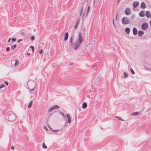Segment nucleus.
<instances>
[{
  "instance_id": "1",
  "label": "nucleus",
  "mask_w": 151,
  "mask_h": 151,
  "mask_svg": "<svg viewBox=\"0 0 151 151\" xmlns=\"http://www.w3.org/2000/svg\"><path fill=\"white\" fill-rule=\"evenodd\" d=\"M83 40L81 33L80 32L78 35V41H76L75 43V46L74 47L75 50H76L78 49L81 42L83 41Z\"/></svg>"
},
{
  "instance_id": "2",
  "label": "nucleus",
  "mask_w": 151,
  "mask_h": 151,
  "mask_svg": "<svg viewBox=\"0 0 151 151\" xmlns=\"http://www.w3.org/2000/svg\"><path fill=\"white\" fill-rule=\"evenodd\" d=\"M5 119L10 122L14 121L16 119L15 114L11 112H8L5 116Z\"/></svg>"
},
{
  "instance_id": "3",
  "label": "nucleus",
  "mask_w": 151,
  "mask_h": 151,
  "mask_svg": "<svg viewBox=\"0 0 151 151\" xmlns=\"http://www.w3.org/2000/svg\"><path fill=\"white\" fill-rule=\"evenodd\" d=\"M36 83L33 81H30L28 82V86L30 91H33L35 88Z\"/></svg>"
},
{
  "instance_id": "4",
  "label": "nucleus",
  "mask_w": 151,
  "mask_h": 151,
  "mask_svg": "<svg viewBox=\"0 0 151 151\" xmlns=\"http://www.w3.org/2000/svg\"><path fill=\"white\" fill-rule=\"evenodd\" d=\"M122 22L123 24H128L130 23L129 19L127 17H124L122 19Z\"/></svg>"
},
{
  "instance_id": "5",
  "label": "nucleus",
  "mask_w": 151,
  "mask_h": 151,
  "mask_svg": "<svg viewBox=\"0 0 151 151\" xmlns=\"http://www.w3.org/2000/svg\"><path fill=\"white\" fill-rule=\"evenodd\" d=\"M148 24L147 23L144 22L142 24L141 28L142 30H145L148 28Z\"/></svg>"
},
{
  "instance_id": "6",
  "label": "nucleus",
  "mask_w": 151,
  "mask_h": 151,
  "mask_svg": "<svg viewBox=\"0 0 151 151\" xmlns=\"http://www.w3.org/2000/svg\"><path fill=\"white\" fill-rule=\"evenodd\" d=\"M60 108L59 106L58 105H55L51 107L50 109H49L48 112L49 113L51 111H52L54 109H57Z\"/></svg>"
},
{
  "instance_id": "7",
  "label": "nucleus",
  "mask_w": 151,
  "mask_h": 151,
  "mask_svg": "<svg viewBox=\"0 0 151 151\" xmlns=\"http://www.w3.org/2000/svg\"><path fill=\"white\" fill-rule=\"evenodd\" d=\"M125 13L127 15H129L131 13L130 9L129 8L127 7L125 9Z\"/></svg>"
},
{
  "instance_id": "8",
  "label": "nucleus",
  "mask_w": 151,
  "mask_h": 151,
  "mask_svg": "<svg viewBox=\"0 0 151 151\" xmlns=\"http://www.w3.org/2000/svg\"><path fill=\"white\" fill-rule=\"evenodd\" d=\"M73 37L72 36H71V37H70V40H69V42L70 43V44L69 45V46H74V47H75V43H73V42H72V41H73Z\"/></svg>"
},
{
  "instance_id": "9",
  "label": "nucleus",
  "mask_w": 151,
  "mask_h": 151,
  "mask_svg": "<svg viewBox=\"0 0 151 151\" xmlns=\"http://www.w3.org/2000/svg\"><path fill=\"white\" fill-rule=\"evenodd\" d=\"M139 3L137 1H135L133 3V6L134 8H136L138 6Z\"/></svg>"
},
{
  "instance_id": "10",
  "label": "nucleus",
  "mask_w": 151,
  "mask_h": 151,
  "mask_svg": "<svg viewBox=\"0 0 151 151\" xmlns=\"http://www.w3.org/2000/svg\"><path fill=\"white\" fill-rule=\"evenodd\" d=\"M132 30L133 35H136L138 32L137 29L135 27H134Z\"/></svg>"
},
{
  "instance_id": "11",
  "label": "nucleus",
  "mask_w": 151,
  "mask_h": 151,
  "mask_svg": "<svg viewBox=\"0 0 151 151\" xmlns=\"http://www.w3.org/2000/svg\"><path fill=\"white\" fill-rule=\"evenodd\" d=\"M145 15L147 18H149L151 16L150 12L149 11H147L146 12Z\"/></svg>"
},
{
  "instance_id": "12",
  "label": "nucleus",
  "mask_w": 151,
  "mask_h": 151,
  "mask_svg": "<svg viewBox=\"0 0 151 151\" xmlns=\"http://www.w3.org/2000/svg\"><path fill=\"white\" fill-rule=\"evenodd\" d=\"M68 32H66L65 33L64 35V40L65 41H66L68 39Z\"/></svg>"
},
{
  "instance_id": "13",
  "label": "nucleus",
  "mask_w": 151,
  "mask_h": 151,
  "mask_svg": "<svg viewBox=\"0 0 151 151\" xmlns=\"http://www.w3.org/2000/svg\"><path fill=\"white\" fill-rule=\"evenodd\" d=\"M66 116L68 118V120H67V121L68 123H70L71 122V119L70 115L68 114H67Z\"/></svg>"
},
{
  "instance_id": "14",
  "label": "nucleus",
  "mask_w": 151,
  "mask_h": 151,
  "mask_svg": "<svg viewBox=\"0 0 151 151\" xmlns=\"http://www.w3.org/2000/svg\"><path fill=\"white\" fill-rule=\"evenodd\" d=\"M140 7L142 9H144L146 7L145 4L144 2H142L141 3Z\"/></svg>"
},
{
  "instance_id": "15",
  "label": "nucleus",
  "mask_w": 151,
  "mask_h": 151,
  "mask_svg": "<svg viewBox=\"0 0 151 151\" xmlns=\"http://www.w3.org/2000/svg\"><path fill=\"white\" fill-rule=\"evenodd\" d=\"M144 34V32L141 30H139V31L138 32V35L139 37H142V35Z\"/></svg>"
},
{
  "instance_id": "16",
  "label": "nucleus",
  "mask_w": 151,
  "mask_h": 151,
  "mask_svg": "<svg viewBox=\"0 0 151 151\" xmlns=\"http://www.w3.org/2000/svg\"><path fill=\"white\" fill-rule=\"evenodd\" d=\"M83 7H82L80 12V16H82V17H83V16L84 15V14L83 13Z\"/></svg>"
},
{
  "instance_id": "17",
  "label": "nucleus",
  "mask_w": 151,
  "mask_h": 151,
  "mask_svg": "<svg viewBox=\"0 0 151 151\" xmlns=\"http://www.w3.org/2000/svg\"><path fill=\"white\" fill-rule=\"evenodd\" d=\"M145 12L144 11H141L139 13V15L140 17H143L144 16Z\"/></svg>"
},
{
  "instance_id": "18",
  "label": "nucleus",
  "mask_w": 151,
  "mask_h": 151,
  "mask_svg": "<svg viewBox=\"0 0 151 151\" xmlns=\"http://www.w3.org/2000/svg\"><path fill=\"white\" fill-rule=\"evenodd\" d=\"M130 29L129 28H126L125 29V32L127 34H129L130 32Z\"/></svg>"
},
{
  "instance_id": "19",
  "label": "nucleus",
  "mask_w": 151,
  "mask_h": 151,
  "mask_svg": "<svg viewBox=\"0 0 151 151\" xmlns=\"http://www.w3.org/2000/svg\"><path fill=\"white\" fill-rule=\"evenodd\" d=\"M79 22H80V21H79V19L77 20V21L76 22V25L74 27L75 28V29H76L77 28L78 25L79 23Z\"/></svg>"
},
{
  "instance_id": "20",
  "label": "nucleus",
  "mask_w": 151,
  "mask_h": 151,
  "mask_svg": "<svg viewBox=\"0 0 151 151\" xmlns=\"http://www.w3.org/2000/svg\"><path fill=\"white\" fill-rule=\"evenodd\" d=\"M87 107V104L86 103L84 102L83 103L82 107L83 108L85 109H86Z\"/></svg>"
},
{
  "instance_id": "21",
  "label": "nucleus",
  "mask_w": 151,
  "mask_h": 151,
  "mask_svg": "<svg viewBox=\"0 0 151 151\" xmlns=\"http://www.w3.org/2000/svg\"><path fill=\"white\" fill-rule=\"evenodd\" d=\"M33 103V101H31L29 103V104L28 106V109L30 108L32 106V105Z\"/></svg>"
},
{
  "instance_id": "22",
  "label": "nucleus",
  "mask_w": 151,
  "mask_h": 151,
  "mask_svg": "<svg viewBox=\"0 0 151 151\" xmlns=\"http://www.w3.org/2000/svg\"><path fill=\"white\" fill-rule=\"evenodd\" d=\"M139 113H140L139 112H134L132 114V115H134V116H136V115H138L139 114Z\"/></svg>"
},
{
  "instance_id": "23",
  "label": "nucleus",
  "mask_w": 151,
  "mask_h": 151,
  "mask_svg": "<svg viewBox=\"0 0 151 151\" xmlns=\"http://www.w3.org/2000/svg\"><path fill=\"white\" fill-rule=\"evenodd\" d=\"M19 63V61L17 60H15V63L14 64V66H17Z\"/></svg>"
},
{
  "instance_id": "24",
  "label": "nucleus",
  "mask_w": 151,
  "mask_h": 151,
  "mask_svg": "<svg viewBox=\"0 0 151 151\" xmlns=\"http://www.w3.org/2000/svg\"><path fill=\"white\" fill-rule=\"evenodd\" d=\"M124 78L128 76V74L126 72L124 73Z\"/></svg>"
},
{
  "instance_id": "25",
  "label": "nucleus",
  "mask_w": 151,
  "mask_h": 151,
  "mask_svg": "<svg viewBox=\"0 0 151 151\" xmlns=\"http://www.w3.org/2000/svg\"><path fill=\"white\" fill-rule=\"evenodd\" d=\"M115 117L116 118L120 120H121L122 121H124V120L121 117H119L118 116H116Z\"/></svg>"
},
{
  "instance_id": "26",
  "label": "nucleus",
  "mask_w": 151,
  "mask_h": 151,
  "mask_svg": "<svg viewBox=\"0 0 151 151\" xmlns=\"http://www.w3.org/2000/svg\"><path fill=\"white\" fill-rule=\"evenodd\" d=\"M42 146H43V147L44 148L46 149V148H47V146L44 143H43Z\"/></svg>"
},
{
  "instance_id": "27",
  "label": "nucleus",
  "mask_w": 151,
  "mask_h": 151,
  "mask_svg": "<svg viewBox=\"0 0 151 151\" xmlns=\"http://www.w3.org/2000/svg\"><path fill=\"white\" fill-rule=\"evenodd\" d=\"M17 45H14L13 46H11V49H13V50L16 47Z\"/></svg>"
},
{
  "instance_id": "28",
  "label": "nucleus",
  "mask_w": 151,
  "mask_h": 151,
  "mask_svg": "<svg viewBox=\"0 0 151 151\" xmlns=\"http://www.w3.org/2000/svg\"><path fill=\"white\" fill-rule=\"evenodd\" d=\"M30 47L32 49V52H33L34 50L35 49L34 47L33 46L31 45L30 46Z\"/></svg>"
},
{
  "instance_id": "29",
  "label": "nucleus",
  "mask_w": 151,
  "mask_h": 151,
  "mask_svg": "<svg viewBox=\"0 0 151 151\" xmlns=\"http://www.w3.org/2000/svg\"><path fill=\"white\" fill-rule=\"evenodd\" d=\"M130 70L131 72L132 73V74L134 75L135 74V72H134V70H133L132 69H130Z\"/></svg>"
},
{
  "instance_id": "30",
  "label": "nucleus",
  "mask_w": 151,
  "mask_h": 151,
  "mask_svg": "<svg viewBox=\"0 0 151 151\" xmlns=\"http://www.w3.org/2000/svg\"><path fill=\"white\" fill-rule=\"evenodd\" d=\"M35 37L34 36H32L31 37V39L32 41H33L35 40Z\"/></svg>"
},
{
  "instance_id": "31",
  "label": "nucleus",
  "mask_w": 151,
  "mask_h": 151,
  "mask_svg": "<svg viewBox=\"0 0 151 151\" xmlns=\"http://www.w3.org/2000/svg\"><path fill=\"white\" fill-rule=\"evenodd\" d=\"M5 87V85L4 84H2L1 86H0V88H4Z\"/></svg>"
},
{
  "instance_id": "32",
  "label": "nucleus",
  "mask_w": 151,
  "mask_h": 151,
  "mask_svg": "<svg viewBox=\"0 0 151 151\" xmlns=\"http://www.w3.org/2000/svg\"><path fill=\"white\" fill-rule=\"evenodd\" d=\"M60 114H61V115H62L63 116L65 117V116L63 112H60Z\"/></svg>"
},
{
  "instance_id": "33",
  "label": "nucleus",
  "mask_w": 151,
  "mask_h": 151,
  "mask_svg": "<svg viewBox=\"0 0 151 151\" xmlns=\"http://www.w3.org/2000/svg\"><path fill=\"white\" fill-rule=\"evenodd\" d=\"M90 9V7L89 6H88V8H87V14H88V12L89 10Z\"/></svg>"
},
{
  "instance_id": "34",
  "label": "nucleus",
  "mask_w": 151,
  "mask_h": 151,
  "mask_svg": "<svg viewBox=\"0 0 151 151\" xmlns=\"http://www.w3.org/2000/svg\"><path fill=\"white\" fill-rule=\"evenodd\" d=\"M4 83L7 86H8L9 84V83L8 82L5 81L4 82Z\"/></svg>"
},
{
  "instance_id": "35",
  "label": "nucleus",
  "mask_w": 151,
  "mask_h": 151,
  "mask_svg": "<svg viewBox=\"0 0 151 151\" xmlns=\"http://www.w3.org/2000/svg\"><path fill=\"white\" fill-rule=\"evenodd\" d=\"M59 131V130H52V131L55 132H58V131Z\"/></svg>"
},
{
  "instance_id": "36",
  "label": "nucleus",
  "mask_w": 151,
  "mask_h": 151,
  "mask_svg": "<svg viewBox=\"0 0 151 151\" xmlns=\"http://www.w3.org/2000/svg\"><path fill=\"white\" fill-rule=\"evenodd\" d=\"M16 40V39L15 38H13L12 39V42H15Z\"/></svg>"
},
{
  "instance_id": "37",
  "label": "nucleus",
  "mask_w": 151,
  "mask_h": 151,
  "mask_svg": "<svg viewBox=\"0 0 151 151\" xmlns=\"http://www.w3.org/2000/svg\"><path fill=\"white\" fill-rule=\"evenodd\" d=\"M15 148V147L14 146H12L11 147V149L12 150H14Z\"/></svg>"
},
{
  "instance_id": "38",
  "label": "nucleus",
  "mask_w": 151,
  "mask_h": 151,
  "mask_svg": "<svg viewBox=\"0 0 151 151\" xmlns=\"http://www.w3.org/2000/svg\"><path fill=\"white\" fill-rule=\"evenodd\" d=\"M22 39H19L18 40V43H19L20 41H22Z\"/></svg>"
},
{
  "instance_id": "39",
  "label": "nucleus",
  "mask_w": 151,
  "mask_h": 151,
  "mask_svg": "<svg viewBox=\"0 0 151 151\" xmlns=\"http://www.w3.org/2000/svg\"><path fill=\"white\" fill-rule=\"evenodd\" d=\"M43 51V50L42 49H41L39 51V53L40 54H41L42 53Z\"/></svg>"
},
{
  "instance_id": "40",
  "label": "nucleus",
  "mask_w": 151,
  "mask_h": 151,
  "mask_svg": "<svg viewBox=\"0 0 151 151\" xmlns=\"http://www.w3.org/2000/svg\"><path fill=\"white\" fill-rule=\"evenodd\" d=\"M6 51H8L10 49L8 47H6Z\"/></svg>"
},
{
  "instance_id": "41",
  "label": "nucleus",
  "mask_w": 151,
  "mask_h": 151,
  "mask_svg": "<svg viewBox=\"0 0 151 151\" xmlns=\"http://www.w3.org/2000/svg\"><path fill=\"white\" fill-rule=\"evenodd\" d=\"M48 127L49 128V129L51 130H52V128L51 127H50V126L48 125Z\"/></svg>"
},
{
  "instance_id": "42",
  "label": "nucleus",
  "mask_w": 151,
  "mask_h": 151,
  "mask_svg": "<svg viewBox=\"0 0 151 151\" xmlns=\"http://www.w3.org/2000/svg\"><path fill=\"white\" fill-rule=\"evenodd\" d=\"M11 40V38H9L8 40V42H9Z\"/></svg>"
},
{
  "instance_id": "43",
  "label": "nucleus",
  "mask_w": 151,
  "mask_h": 151,
  "mask_svg": "<svg viewBox=\"0 0 151 151\" xmlns=\"http://www.w3.org/2000/svg\"><path fill=\"white\" fill-rule=\"evenodd\" d=\"M150 25L151 27V20L150 21Z\"/></svg>"
},
{
  "instance_id": "44",
  "label": "nucleus",
  "mask_w": 151,
  "mask_h": 151,
  "mask_svg": "<svg viewBox=\"0 0 151 151\" xmlns=\"http://www.w3.org/2000/svg\"><path fill=\"white\" fill-rule=\"evenodd\" d=\"M44 128L46 129L47 130V128L46 126H45Z\"/></svg>"
},
{
  "instance_id": "45",
  "label": "nucleus",
  "mask_w": 151,
  "mask_h": 151,
  "mask_svg": "<svg viewBox=\"0 0 151 151\" xmlns=\"http://www.w3.org/2000/svg\"><path fill=\"white\" fill-rule=\"evenodd\" d=\"M113 24H114V19H113Z\"/></svg>"
},
{
  "instance_id": "46",
  "label": "nucleus",
  "mask_w": 151,
  "mask_h": 151,
  "mask_svg": "<svg viewBox=\"0 0 151 151\" xmlns=\"http://www.w3.org/2000/svg\"><path fill=\"white\" fill-rule=\"evenodd\" d=\"M145 69L146 70H148V69L147 68H145Z\"/></svg>"
},
{
  "instance_id": "47",
  "label": "nucleus",
  "mask_w": 151,
  "mask_h": 151,
  "mask_svg": "<svg viewBox=\"0 0 151 151\" xmlns=\"http://www.w3.org/2000/svg\"><path fill=\"white\" fill-rule=\"evenodd\" d=\"M117 14H116V19H117Z\"/></svg>"
},
{
  "instance_id": "48",
  "label": "nucleus",
  "mask_w": 151,
  "mask_h": 151,
  "mask_svg": "<svg viewBox=\"0 0 151 151\" xmlns=\"http://www.w3.org/2000/svg\"><path fill=\"white\" fill-rule=\"evenodd\" d=\"M91 87H92V89H93V85H92V86H91Z\"/></svg>"
},
{
  "instance_id": "49",
  "label": "nucleus",
  "mask_w": 151,
  "mask_h": 151,
  "mask_svg": "<svg viewBox=\"0 0 151 151\" xmlns=\"http://www.w3.org/2000/svg\"><path fill=\"white\" fill-rule=\"evenodd\" d=\"M91 92H92V93H93V91L91 90Z\"/></svg>"
},
{
  "instance_id": "50",
  "label": "nucleus",
  "mask_w": 151,
  "mask_h": 151,
  "mask_svg": "<svg viewBox=\"0 0 151 151\" xmlns=\"http://www.w3.org/2000/svg\"><path fill=\"white\" fill-rule=\"evenodd\" d=\"M14 61V60H13L12 61H11V63H12V62H13V61Z\"/></svg>"
},
{
  "instance_id": "51",
  "label": "nucleus",
  "mask_w": 151,
  "mask_h": 151,
  "mask_svg": "<svg viewBox=\"0 0 151 151\" xmlns=\"http://www.w3.org/2000/svg\"><path fill=\"white\" fill-rule=\"evenodd\" d=\"M133 17H134V16H132V18H133Z\"/></svg>"
},
{
  "instance_id": "52",
  "label": "nucleus",
  "mask_w": 151,
  "mask_h": 151,
  "mask_svg": "<svg viewBox=\"0 0 151 151\" xmlns=\"http://www.w3.org/2000/svg\"><path fill=\"white\" fill-rule=\"evenodd\" d=\"M119 0H118V1H117V2H118L119 1Z\"/></svg>"
},
{
  "instance_id": "53",
  "label": "nucleus",
  "mask_w": 151,
  "mask_h": 151,
  "mask_svg": "<svg viewBox=\"0 0 151 151\" xmlns=\"http://www.w3.org/2000/svg\"><path fill=\"white\" fill-rule=\"evenodd\" d=\"M73 65V64H72H72H71V65Z\"/></svg>"
}]
</instances>
